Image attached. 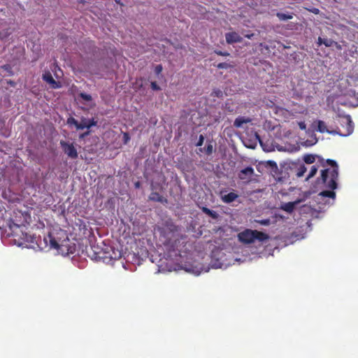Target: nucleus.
Listing matches in <instances>:
<instances>
[{"label": "nucleus", "instance_id": "f257e3e1", "mask_svg": "<svg viewBox=\"0 0 358 358\" xmlns=\"http://www.w3.org/2000/svg\"><path fill=\"white\" fill-rule=\"evenodd\" d=\"M46 247L49 249H55L62 255H69L75 252V244L71 245L67 236L62 240H58L52 233H48L43 238Z\"/></svg>", "mask_w": 358, "mask_h": 358}, {"label": "nucleus", "instance_id": "f03ea898", "mask_svg": "<svg viewBox=\"0 0 358 358\" xmlns=\"http://www.w3.org/2000/svg\"><path fill=\"white\" fill-rule=\"evenodd\" d=\"M326 163L331 166V169H325L321 172L320 180L324 186L331 189H336L338 187V166L336 161L328 159Z\"/></svg>", "mask_w": 358, "mask_h": 358}, {"label": "nucleus", "instance_id": "7ed1b4c3", "mask_svg": "<svg viewBox=\"0 0 358 358\" xmlns=\"http://www.w3.org/2000/svg\"><path fill=\"white\" fill-rule=\"evenodd\" d=\"M238 237L241 243L246 244L252 243L255 240L263 242L269 238L268 235L264 232L249 229L240 232Z\"/></svg>", "mask_w": 358, "mask_h": 358}, {"label": "nucleus", "instance_id": "20e7f679", "mask_svg": "<svg viewBox=\"0 0 358 358\" xmlns=\"http://www.w3.org/2000/svg\"><path fill=\"white\" fill-rule=\"evenodd\" d=\"M338 122L341 127H337L334 130V134L348 136L353 132L354 124L351 117L349 115L340 117Z\"/></svg>", "mask_w": 358, "mask_h": 358}, {"label": "nucleus", "instance_id": "39448f33", "mask_svg": "<svg viewBox=\"0 0 358 358\" xmlns=\"http://www.w3.org/2000/svg\"><path fill=\"white\" fill-rule=\"evenodd\" d=\"M8 227L10 230V234L13 237H19V239L25 240L27 234L24 233L22 229L24 225L15 223L13 220H9Z\"/></svg>", "mask_w": 358, "mask_h": 358}, {"label": "nucleus", "instance_id": "423d86ee", "mask_svg": "<svg viewBox=\"0 0 358 358\" xmlns=\"http://www.w3.org/2000/svg\"><path fill=\"white\" fill-rule=\"evenodd\" d=\"M60 146L64 152L71 159L78 158V154L73 143H68L65 141H61Z\"/></svg>", "mask_w": 358, "mask_h": 358}, {"label": "nucleus", "instance_id": "0eeeda50", "mask_svg": "<svg viewBox=\"0 0 358 358\" xmlns=\"http://www.w3.org/2000/svg\"><path fill=\"white\" fill-rule=\"evenodd\" d=\"M254 175V169L251 166H248L242 169L238 173V178L241 180L249 181Z\"/></svg>", "mask_w": 358, "mask_h": 358}, {"label": "nucleus", "instance_id": "6e6552de", "mask_svg": "<svg viewBox=\"0 0 358 358\" xmlns=\"http://www.w3.org/2000/svg\"><path fill=\"white\" fill-rule=\"evenodd\" d=\"M43 80L51 85L53 89H57L61 87L59 83L53 78L50 71H45L42 76Z\"/></svg>", "mask_w": 358, "mask_h": 358}, {"label": "nucleus", "instance_id": "1a4fd4ad", "mask_svg": "<svg viewBox=\"0 0 358 358\" xmlns=\"http://www.w3.org/2000/svg\"><path fill=\"white\" fill-rule=\"evenodd\" d=\"M225 38L228 44L241 43L243 41L242 37L235 31L227 33L225 34Z\"/></svg>", "mask_w": 358, "mask_h": 358}, {"label": "nucleus", "instance_id": "9d476101", "mask_svg": "<svg viewBox=\"0 0 358 358\" xmlns=\"http://www.w3.org/2000/svg\"><path fill=\"white\" fill-rule=\"evenodd\" d=\"M238 197V195L236 193L231 192L227 194L222 195L221 199L225 203H230L234 201Z\"/></svg>", "mask_w": 358, "mask_h": 358}, {"label": "nucleus", "instance_id": "9b49d317", "mask_svg": "<svg viewBox=\"0 0 358 358\" xmlns=\"http://www.w3.org/2000/svg\"><path fill=\"white\" fill-rule=\"evenodd\" d=\"M251 118L243 116H238L234 122V126L236 128H240L243 124H247L251 122Z\"/></svg>", "mask_w": 358, "mask_h": 358}, {"label": "nucleus", "instance_id": "f8f14e48", "mask_svg": "<svg viewBox=\"0 0 358 358\" xmlns=\"http://www.w3.org/2000/svg\"><path fill=\"white\" fill-rule=\"evenodd\" d=\"M97 122L94 119H87L85 117H82L80 121V124L85 126L84 129H90L92 127L96 126Z\"/></svg>", "mask_w": 358, "mask_h": 358}, {"label": "nucleus", "instance_id": "ddd939ff", "mask_svg": "<svg viewBox=\"0 0 358 358\" xmlns=\"http://www.w3.org/2000/svg\"><path fill=\"white\" fill-rule=\"evenodd\" d=\"M317 131H319L320 133H328L331 134H334V130L330 131L327 129L326 124L322 120H318L317 122Z\"/></svg>", "mask_w": 358, "mask_h": 358}, {"label": "nucleus", "instance_id": "4468645a", "mask_svg": "<svg viewBox=\"0 0 358 358\" xmlns=\"http://www.w3.org/2000/svg\"><path fill=\"white\" fill-rule=\"evenodd\" d=\"M149 199L153 201H157L160 203H166L167 200L164 196L160 195L158 192H152L149 196Z\"/></svg>", "mask_w": 358, "mask_h": 358}, {"label": "nucleus", "instance_id": "2eb2a0df", "mask_svg": "<svg viewBox=\"0 0 358 358\" xmlns=\"http://www.w3.org/2000/svg\"><path fill=\"white\" fill-rule=\"evenodd\" d=\"M297 202H287L282 204L280 208L287 213H291L294 211Z\"/></svg>", "mask_w": 358, "mask_h": 358}, {"label": "nucleus", "instance_id": "dca6fc26", "mask_svg": "<svg viewBox=\"0 0 358 358\" xmlns=\"http://www.w3.org/2000/svg\"><path fill=\"white\" fill-rule=\"evenodd\" d=\"M66 123L69 125H74L78 130L84 129L83 125L80 124V122H78L74 117H70L67 119Z\"/></svg>", "mask_w": 358, "mask_h": 358}, {"label": "nucleus", "instance_id": "f3484780", "mask_svg": "<svg viewBox=\"0 0 358 358\" xmlns=\"http://www.w3.org/2000/svg\"><path fill=\"white\" fill-rule=\"evenodd\" d=\"M333 190L334 189L322 191L319 194V196H321L322 197H329V198H331V199H335L336 193Z\"/></svg>", "mask_w": 358, "mask_h": 358}, {"label": "nucleus", "instance_id": "a211bd4d", "mask_svg": "<svg viewBox=\"0 0 358 358\" xmlns=\"http://www.w3.org/2000/svg\"><path fill=\"white\" fill-rule=\"evenodd\" d=\"M306 167L305 166L304 164H301L297 167L296 176L298 178L302 177L304 175V173H306Z\"/></svg>", "mask_w": 358, "mask_h": 358}, {"label": "nucleus", "instance_id": "6ab92c4d", "mask_svg": "<svg viewBox=\"0 0 358 358\" xmlns=\"http://www.w3.org/2000/svg\"><path fill=\"white\" fill-rule=\"evenodd\" d=\"M276 16L278 17L280 20L285 21L287 20H292L293 18V15L292 14H285L282 13H278Z\"/></svg>", "mask_w": 358, "mask_h": 358}, {"label": "nucleus", "instance_id": "aec40b11", "mask_svg": "<svg viewBox=\"0 0 358 358\" xmlns=\"http://www.w3.org/2000/svg\"><path fill=\"white\" fill-rule=\"evenodd\" d=\"M202 211L212 218L216 219L217 217V213L215 211L212 210L206 207H203L202 208Z\"/></svg>", "mask_w": 358, "mask_h": 358}, {"label": "nucleus", "instance_id": "412c9836", "mask_svg": "<svg viewBox=\"0 0 358 358\" xmlns=\"http://www.w3.org/2000/svg\"><path fill=\"white\" fill-rule=\"evenodd\" d=\"M303 160L306 164H313L315 161V157L313 155H306L303 157Z\"/></svg>", "mask_w": 358, "mask_h": 358}, {"label": "nucleus", "instance_id": "4be33fe9", "mask_svg": "<svg viewBox=\"0 0 358 358\" xmlns=\"http://www.w3.org/2000/svg\"><path fill=\"white\" fill-rule=\"evenodd\" d=\"M317 171V167L315 165L312 166V167L310 170V172L306 178V180L313 178L316 174Z\"/></svg>", "mask_w": 358, "mask_h": 358}, {"label": "nucleus", "instance_id": "5701e85b", "mask_svg": "<svg viewBox=\"0 0 358 358\" xmlns=\"http://www.w3.org/2000/svg\"><path fill=\"white\" fill-rule=\"evenodd\" d=\"M211 95L217 98H222L223 96V92L220 89H214Z\"/></svg>", "mask_w": 358, "mask_h": 358}, {"label": "nucleus", "instance_id": "b1692460", "mask_svg": "<svg viewBox=\"0 0 358 358\" xmlns=\"http://www.w3.org/2000/svg\"><path fill=\"white\" fill-rule=\"evenodd\" d=\"M1 69H3L5 71H6L9 76L13 75V71L12 69V67L9 64H5L1 66Z\"/></svg>", "mask_w": 358, "mask_h": 358}, {"label": "nucleus", "instance_id": "393cba45", "mask_svg": "<svg viewBox=\"0 0 358 358\" xmlns=\"http://www.w3.org/2000/svg\"><path fill=\"white\" fill-rule=\"evenodd\" d=\"M79 96L86 101H90L92 99V96L90 94L84 92L80 93Z\"/></svg>", "mask_w": 358, "mask_h": 358}, {"label": "nucleus", "instance_id": "a878e982", "mask_svg": "<svg viewBox=\"0 0 358 358\" xmlns=\"http://www.w3.org/2000/svg\"><path fill=\"white\" fill-rule=\"evenodd\" d=\"M217 67L220 69H229V68H231L232 67V65L227 63V62H222V63H219L217 65Z\"/></svg>", "mask_w": 358, "mask_h": 358}, {"label": "nucleus", "instance_id": "bb28decb", "mask_svg": "<svg viewBox=\"0 0 358 358\" xmlns=\"http://www.w3.org/2000/svg\"><path fill=\"white\" fill-rule=\"evenodd\" d=\"M334 41L330 38H324V44L326 47H331L334 45Z\"/></svg>", "mask_w": 358, "mask_h": 358}, {"label": "nucleus", "instance_id": "cd10ccee", "mask_svg": "<svg viewBox=\"0 0 358 358\" xmlns=\"http://www.w3.org/2000/svg\"><path fill=\"white\" fill-rule=\"evenodd\" d=\"M267 163L270 166V167L272 169V170H273V171L278 170V165H277L275 162H274V161H268Z\"/></svg>", "mask_w": 358, "mask_h": 358}, {"label": "nucleus", "instance_id": "c85d7f7f", "mask_svg": "<svg viewBox=\"0 0 358 358\" xmlns=\"http://www.w3.org/2000/svg\"><path fill=\"white\" fill-rule=\"evenodd\" d=\"M262 225L268 226L271 224V220L269 219L260 220L257 221Z\"/></svg>", "mask_w": 358, "mask_h": 358}, {"label": "nucleus", "instance_id": "c756f323", "mask_svg": "<svg viewBox=\"0 0 358 358\" xmlns=\"http://www.w3.org/2000/svg\"><path fill=\"white\" fill-rule=\"evenodd\" d=\"M130 140L129 134L127 132L123 133V142L124 144H127Z\"/></svg>", "mask_w": 358, "mask_h": 358}, {"label": "nucleus", "instance_id": "7c9ffc66", "mask_svg": "<svg viewBox=\"0 0 358 358\" xmlns=\"http://www.w3.org/2000/svg\"><path fill=\"white\" fill-rule=\"evenodd\" d=\"M150 86L152 90L155 91H159L161 90L160 87L157 84L156 82H151Z\"/></svg>", "mask_w": 358, "mask_h": 358}, {"label": "nucleus", "instance_id": "2f4dec72", "mask_svg": "<svg viewBox=\"0 0 358 358\" xmlns=\"http://www.w3.org/2000/svg\"><path fill=\"white\" fill-rule=\"evenodd\" d=\"M163 70L162 66L161 64H158L155 68V72L157 75H159L162 73Z\"/></svg>", "mask_w": 358, "mask_h": 358}, {"label": "nucleus", "instance_id": "473e14b6", "mask_svg": "<svg viewBox=\"0 0 358 358\" xmlns=\"http://www.w3.org/2000/svg\"><path fill=\"white\" fill-rule=\"evenodd\" d=\"M213 145L209 144L206 148V153L208 155H211L213 153Z\"/></svg>", "mask_w": 358, "mask_h": 358}, {"label": "nucleus", "instance_id": "72a5a7b5", "mask_svg": "<svg viewBox=\"0 0 358 358\" xmlns=\"http://www.w3.org/2000/svg\"><path fill=\"white\" fill-rule=\"evenodd\" d=\"M215 53L220 56H229V53L228 52H222L221 50H215Z\"/></svg>", "mask_w": 358, "mask_h": 358}, {"label": "nucleus", "instance_id": "f704fd0d", "mask_svg": "<svg viewBox=\"0 0 358 358\" xmlns=\"http://www.w3.org/2000/svg\"><path fill=\"white\" fill-rule=\"evenodd\" d=\"M203 141H204V137L203 135H200L199 136V141L198 142L196 143V146H201L203 143Z\"/></svg>", "mask_w": 358, "mask_h": 358}, {"label": "nucleus", "instance_id": "c9c22d12", "mask_svg": "<svg viewBox=\"0 0 358 358\" xmlns=\"http://www.w3.org/2000/svg\"><path fill=\"white\" fill-rule=\"evenodd\" d=\"M90 131H87L86 132L80 134V136H79V138L80 139H83V138H85L87 136H88L90 134Z\"/></svg>", "mask_w": 358, "mask_h": 358}, {"label": "nucleus", "instance_id": "e433bc0d", "mask_svg": "<svg viewBox=\"0 0 358 358\" xmlns=\"http://www.w3.org/2000/svg\"><path fill=\"white\" fill-rule=\"evenodd\" d=\"M309 10L315 15H317L320 13V10L317 8H313L312 9H310Z\"/></svg>", "mask_w": 358, "mask_h": 358}, {"label": "nucleus", "instance_id": "4c0bfd02", "mask_svg": "<svg viewBox=\"0 0 358 358\" xmlns=\"http://www.w3.org/2000/svg\"><path fill=\"white\" fill-rule=\"evenodd\" d=\"M110 259H119L121 257V253L120 252H118L117 255L115 254V256H112L110 255L109 257Z\"/></svg>", "mask_w": 358, "mask_h": 358}, {"label": "nucleus", "instance_id": "58836bf2", "mask_svg": "<svg viewBox=\"0 0 358 358\" xmlns=\"http://www.w3.org/2000/svg\"><path fill=\"white\" fill-rule=\"evenodd\" d=\"M324 38H322V37H318L317 38V44L318 45H323L324 44Z\"/></svg>", "mask_w": 358, "mask_h": 358}, {"label": "nucleus", "instance_id": "ea45409f", "mask_svg": "<svg viewBox=\"0 0 358 358\" xmlns=\"http://www.w3.org/2000/svg\"><path fill=\"white\" fill-rule=\"evenodd\" d=\"M334 45V46L336 47V49H338V50H339L342 49L341 45H340V44H339L338 42H336V41H334V45Z\"/></svg>", "mask_w": 358, "mask_h": 358}, {"label": "nucleus", "instance_id": "a19ab883", "mask_svg": "<svg viewBox=\"0 0 358 358\" xmlns=\"http://www.w3.org/2000/svg\"><path fill=\"white\" fill-rule=\"evenodd\" d=\"M299 128L302 130L306 129V124L303 122H301L299 123Z\"/></svg>", "mask_w": 358, "mask_h": 358}, {"label": "nucleus", "instance_id": "79ce46f5", "mask_svg": "<svg viewBox=\"0 0 358 358\" xmlns=\"http://www.w3.org/2000/svg\"><path fill=\"white\" fill-rule=\"evenodd\" d=\"M102 258H103V257H101L98 254L96 253V255L94 256V259H102Z\"/></svg>", "mask_w": 358, "mask_h": 358}, {"label": "nucleus", "instance_id": "37998d69", "mask_svg": "<svg viewBox=\"0 0 358 358\" xmlns=\"http://www.w3.org/2000/svg\"><path fill=\"white\" fill-rule=\"evenodd\" d=\"M253 36V34L251 35H246V37L248 38H251V37Z\"/></svg>", "mask_w": 358, "mask_h": 358}, {"label": "nucleus", "instance_id": "c03bdc74", "mask_svg": "<svg viewBox=\"0 0 358 358\" xmlns=\"http://www.w3.org/2000/svg\"><path fill=\"white\" fill-rule=\"evenodd\" d=\"M8 83H9L11 85H14V83L13 81H9L8 82Z\"/></svg>", "mask_w": 358, "mask_h": 358}, {"label": "nucleus", "instance_id": "a18cd8bd", "mask_svg": "<svg viewBox=\"0 0 358 358\" xmlns=\"http://www.w3.org/2000/svg\"><path fill=\"white\" fill-rule=\"evenodd\" d=\"M139 186V182H136V187H138Z\"/></svg>", "mask_w": 358, "mask_h": 358}]
</instances>
